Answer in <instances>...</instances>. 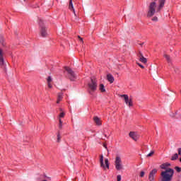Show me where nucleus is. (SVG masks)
I'll return each instance as SVG.
<instances>
[{"instance_id": "nucleus-1", "label": "nucleus", "mask_w": 181, "mask_h": 181, "mask_svg": "<svg viewBox=\"0 0 181 181\" xmlns=\"http://www.w3.org/2000/svg\"><path fill=\"white\" fill-rule=\"evenodd\" d=\"M169 166H170L169 163H163L160 166L161 169H164V171L160 173V181H172L175 170L172 168H168Z\"/></svg>"}, {"instance_id": "nucleus-2", "label": "nucleus", "mask_w": 181, "mask_h": 181, "mask_svg": "<svg viewBox=\"0 0 181 181\" xmlns=\"http://www.w3.org/2000/svg\"><path fill=\"white\" fill-rule=\"evenodd\" d=\"M65 71L67 73V77L71 80V81H76L77 80V74L73 71V70L68 66L64 67Z\"/></svg>"}, {"instance_id": "nucleus-3", "label": "nucleus", "mask_w": 181, "mask_h": 181, "mask_svg": "<svg viewBox=\"0 0 181 181\" xmlns=\"http://www.w3.org/2000/svg\"><path fill=\"white\" fill-rule=\"evenodd\" d=\"M39 25L40 35L42 36V37H46V36H47V30L46 28V26H45V21L42 19H40Z\"/></svg>"}, {"instance_id": "nucleus-4", "label": "nucleus", "mask_w": 181, "mask_h": 181, "mask_svg": "<svg viewBox=\"0 0 181 181\" xmlns=\"http://www.w3.org/2000/svg\"><path fill=\"white\" fill-rule=\"evenodd\" d=\"M156 9V3L155 1H153L150 4V6L148 7V12L147 16L148 18L153 16V15H155Z\"/></svg>"}, {"instance_id": "nucleus-5", "label": "nucleus", "mask_w": 181, "mask_h": 181, "mask_svg": "<svg viewBox=\"0 0 181 181\" xmlns=\"http://www.w3.org/2000/svg\"><path fill=\"white\" fill-rule=\"evenodd\" d=\"M115 169L117 170H122L124 169V165H122V160L119 156H117L115 160Z\"/></svg>"}, {"instance_id": "nucleus-6", "label": "nucleus", "mask_w": 181, "mask_h": 181, "mask_svg": "<svg viewBox=\"0 0 181 181\" xmlns=\"http://www.w3.org/2000/svg\"><path fill=\"white\" fill-rule=\"evenodd\" d=\"M88 86L89 90H90L89 91L90 94H91V93H94V91L97 90V81L91 78V81L88 84Z\"/></svg>"}, {"instance_id": "nucleus-7", "label": "nucleus", "mask_w": 181, "mask_h": 181, "mask_svg": "<svg viewBox=\"0 0 181 181\" xmlns=\"http://www.w3.org/2000/svg\"><path fill=\"white\" fill-rule=\"evenodd\" d=\"M120 97L122 98H124L125 104H127V105H129V107H132V105H134L132 104V99H129L128 95H121Z\"/></svg>"}, {"instance_id": "nucleus-8", "label": "nucleus", "mask_w": 181, "mask_h": 181, "mask_svg": "<svg viewBox=\"0 0 181 181\" xmlns=\"http://www.w3.org/2000/svg\"><path fill=\"white\" fill-rule=\"evenodd\" d=\"M156 173H158V170L156 168L153 169L149 173L148 180L150 181H154V176L156 175Z\"/></svg>"}, {"instance_id": "nucleus-9", "label": "nucleus", "mask_w": 181, "mask_h": 181, "mask_svg": "<svg viewBox=\"0 0 181 181\" xmlns=\"http://www.w3.org/2000/svg\"><path fill=\"white\" fill-rule=\"evenodd\" d=\"M129 135L130 138H132L134 141H136L138 139H139V135H138V134L135 133L134 132H131Z\"/></svg>"}, {"instance_id": "nucleus-10", "label": "nucleus", "mask_w": 181, "mask_h": 181, "mask_svg": "<svg viewBox=\"0 0 181 181\" xmlns=\"http://www.w3.org/2000/svg\"><path fill=\"white\" fill-rule=\"evenodd\" d=\"M166 0H158L159 5L157 8V12H160V9L165 6V2Z\"/></svg>"}, {"instance_id": "nucleus-11", "label": "nucleus", "mask_w": 181, "mask_h": 181, "mask_svg": "<svg viewBox=\"0 0 181 181\" xmlns=\"http://www.w3.org/2000/svg\"><path fill=\"white\" fill-rule=\"evenodd\" d=\"M69 9H70V11H72L75 16H76V11L74 10V6H73V0H69Z\"/></svg>"}, {"instance_id": "nucleus-12", "label": "nucleus", "mask_w": 181, "mask_h": 181, "mask_svg": "<svg viewBox=\"0 0 181 181\" xmlns=\"http://www.w3.org/2000/svg\"><path fill=\"white\" fill-rule=\"evenodd\" d=\"M139 61L141 62V63H146L147 60L146 58L144 57V55L142 54V53L139 52Z\"/></svg>"}, {"instance_id": "nucleus-13", "label": "nucleus", "mask_w": 181, "mask_h": 181, "mask_svg": "<svg viewBox=\"0 0 181 181\" xmlns=\"http://www.w3.org/2000/svg\"><path fill=\"white\" fill-rule=\"evenodd\" d=\"M52 81H53V80L52 79V76H48L47 78V82L49 88H52Z\"/></svg>"}, {"instance_id": "nucleus-14", "label": "nucleus", "mask_w": 181, "mask_h": 181, "mask_svg": "<svg viewBox=\"0 0 181 181\" xmlns=\"http://www.w3.org/2000/svg\"><path fill=\"white\" fill-rule=\"evenodd\" d=\"M170 117L173 118H180V112L177 111L175 113H173L170 115Z\"/></svg>"}, {"instance_id": "nucleus-15", "label": "nucleus", "mask_w": 181, "mask_h": 181, "mask_svg": "<svg viewBox=\"0 0 181 181\" xmlns=\"http://www.w3.org/2000/svg\"><path fill=\"white\" fill-rule=\"evenodd\" d=\"M107 81H110V83H114V76H112V75H111V74H108L107 75Z\"/></svg>"}, {"instance_id": "nucleus-16", "label": "nucleus", "mask_w": 181, "mask_h": 181, "mask_svg": "<svg viewBox=\"0 0 181 181\" xmlns=\"http://www.w3.org/2000/svg\"><path fill=\"white\" fill-rule=\"evenodd\" d=\"M100 162L101 168H104V169H105V165H104V156L103 155L100 156Z\"/></svg>"}, {"instance_id": "nucleus-17", "label": "nucleus", "mask_w": 181, "mask_h": 181, "mask_svg": "<svg viewBox=\"0 0 181 181\" xmlns=\"http://www.w3.org/2000/svg\"><path fill=\"white\" fill-rule=\"evenodd\" d=\"M62 100H63V93H59L57 100V104H59Z\"/></svg>"}, {"instance_id": "nucleus-18", "label": "nucleus", "mask_w": 181, "mask_h": 181, "mask_svg": "<svg viewBox=\"0 0 181 181\" xmlns=\"http://www.w3.org/2000/svg\"><path fill=\"white\" fill-rule=\"evenodd\" d=\"M93 119L96 124L101 125V120L100 119V118H98V117H95Z\"/></svg>"}, {"instance_id": "nucleus-19", "label": "nucleus", "mask_w": 181, "mask_h": 181, "mask_svg": "<svg viewBox=\"0 0 181 181\" xmlns=\"http://www.w3.org/2000/svg\"><path fill=\"white\" fill-rule=\"evenodd\" d=\"M100 90L101 93H105V88L104 87V84L100 85Z\"/></svg>"}, {"instance_id": "nucleus-20", "label": "nucleus", "mask_w": 181, "mask_h": 181, "mask_svg": "<svg viewBox=\"0 0 181 181\" xmlns=\"http://www.w3.org/2000/svg\"><path fill=\"white\" fill-rule=\"evenodd\" d=\"M164 57L166 59V60L168 63H170V62H172L170 59V57L169 55L165 54Z\"/></svg>"}, {"instance_id": "nucleus-21", "label": "nucleus", "mask_w": 181, "mask_h": 181, "mask_svg": "<svg viewBox=\"0 0 181 181\" xmlns=\"http://www.w3.org/2000/svg\"><path fill=\"white\" fill-rule=\"evenodd\" d=\"M177 158H179V156L177 155V153H175L171 157V160H176Z\"/></svg>"}, {"instance_id": "nucleus-22", "label": "nucleus", "mask_w": 181, "mask_h": 181, "mask_svg": "<svg viewBox=\"0 0 181 181\" xmlns=\"http://www.w3.org/2000/svg\"><path fill=\"white\" fill-rule=\"evenodd\" d=\"M59 129H62L63 128V121H62V119H59Z\"/></svg>"}, {"instance_id": "nucleus-23", "label": "nucleus", "mask_w": 181, "mask_h": 181, "mask_svg": "<svg viewBox=\"0 0 181 181\" xmlns=\"http://www.w3.org/2000/svg\"><path fill=\"white\" fill-rule=\"evenodd\" d=\"M105 165H106V168H107V169H110V163H108V159H107V158H105Z\"/></svg>"}, {"instance_id": "nucleus-24", "label": "nucleus", "mask_w": 181, "mask_h": 181, "mask_svg": "<svg viewBox=\"0 0 181 181\" xmlns=\"http://www.w3.org/2000/svg\"><path fill=\"white\" fill-rule=\"evenodd\" d=\"M153 153H155V151H151L148 155H147V158H151V156H153Z\"/></svg>"}, {"instance_id": "nucleus-25", "label": "nucleus", "mask_w": 181, "mask_h": 181, "mask_svg": "<svg viewBox=\"0 0 181 181\" xmlns=\"http://www.w3.org/2000/svg\"><path fill=\"white\" fill-rule=\"evenodd\" d=\"M175 170H176L178 173H180V172H181V168H180V167L176 166V167H175Z\"/></svg>"}, {"instance_id": "nucleus-26", "label": "nucleus", "mask_w": 181, "mask_h": 181, "mask_svg": "<svg viewBox=\"0 0 181 181\" xmlns=\"http://www.w3.org/2000/svg\"><path fill=\"white\" fill-rule=\"evenodd\" d=\"M64 115H65L64 112H61L59 116V119H60V118H64Z\"/></svg>"}, {"instance_id": "nucleus-27", "label": "nucleus", "mask_w": 181, "mask_h": 181, "mask_svg": "<svg viewBox=\"0 0 181 181\" xmlns=\"http://www.w3.org/2000/svg\"><path fill=\"white\" fill-rule=\"evenodd\" d=\"M0 66H4V57L0 58Z\"/></svg>"}, {"instance_id": "nucleus-28", "label": "nucleus", "mask_w": 181, "mask_h": 181, "mask_svg": "<svg viewBox=\"0 0 181 181\" xmlns=\"http://www.w3.org/2000/svg\"><path fill=\"white\" fill-rule=\"evenodd\" d=\"M61 136H60V132H58L57 134V142H60V139H61Z\"/></svg>"}, {"instance_id": "nucleus-29", "label": "nucleus", "mask_w": 181, "mask_h": 181, "mask_svg": "<svg viewBox=\"0 0 181 181\" xmlns=\"http://www.w3.org/2000/svg\"><path fill=\"white\" fill-rule=\"evenodd\" d=\"M2 56H4V51L0 48V58L3 57Z\"/></svg>"}, {"instance_id": "nucleus-30", "label": "nucleus", "mask_w": 181, "mask_h": 181, "mask_svg": "<svg viewBox=\"0 0 181 181\" xmlns=\"http://www.w3.org/2000/svg\"><path fill=\"white\" fill-rule=\"evenodd\" d=\"M144 176H145V172L141 171V172L140 173V177H144Z\"/></svg>"}, {"instance_id": "nucleus-31", "label": "nucleus", "mask_w": 181, "mask_h": 181, "mask_svg": "<svg viewBox=\"0 0 181 181\" xmlns=\"http://www.w3.org/2000/svg\"><path fill=\"white\" fill-rule=\"evenodd\" d=\"M138 66H139V67H141V69H145V67L144 66V65L141 64L140 63L137 62Z\"/></svg>"}, {"instance_id": "nucleus-32", "label": "nucleus", "mask_w": 181, "mask_h": 181, "mask_svg": "<svg viewBox=\"0 0 181 181\" xmlns=\"http://www.w3.org/2000/svg\"><path fill=\"white\" fill-rule=\"evenodd\" d=\"M117 181H121V175H117Z\"/></svg>"}, {"instance_id": "nucleus-33", "label": "nucleus", "mask_w": 181, "mask_h": 181, "mask_svg": "<svg viewBox=\"0 0 181 181\" xmlns=\"http://www.w3.org/2000/svg\"><path fill=\"white\" fill-rule=\"evenodd\" d=\"M78 37L80 42H81L82 43H84V41H83V39L81 38V37L78 36Z\"/></svg>"}, {"instance_id": "nucleus-34", "label": "nucleus", "mask_w": 181, "mask_h": 181, "mask_svg": "<svg viewBox=\"0 0 181 181\" xmlns=\"http://www.w3.org/2000/svg\"><path fill=\"white\" fill-rule=\"evenodd\" d=\"M178 155H181V148H178Z\"/></svg>"}, {"instance_id": "nucleus-35", "label": "nucleus", "mask_w": 181, "mask_h": 181, "mask_svg": "<svg viewBox=\"0 0 181 181\" xmlns=\"http://www.w3.org/2000/svg\"><path fill=\"white\" fill-rule=\"evenodd\" d=\"M0 43L4 46V40H2V38L0 39Z\"/></svg>"}, {"instance_id": "nucleus-36", "label": "nucleus", "mask_w": 181, "mask_h": 181, "mask_svg": "<svg viewBox=\"0 0 181 181\" xmlns=\"http://www.w3.org/2000/svg\"><path fill=\"white\" fill-rule=\"evenodd\" d=\"M152 21H158V17H154L152 18Z\"/></svg>"}, {"instance_id": "nucleus-37", "label": "nucleus", "mask_w": 181, "mask_h": 181, "mask_svg": "<svg viewBox=\"0 0 181 181\" xmlns=\"http://www.w3.org/2000/svg\"><path fill=\"white\" fill-rule=\"evenodd\" d=\"M103 146H104V148H105V149H107V145L106 144H104Z\"/></svg>"}, {"instance_id": "nucleus-38", "label": "nucleus", "mask_w": 181, "mask_h": 181, "mask_svg": "<svg viewBox=\"0 0 181 181\" xmlns=\"http://www.w3.org/2000/svg\"><path fill=\"white\" fill-rule=\"evenodd\" d=\"M59 111H63V109L60 108V109H59Z\"/></svg>"}, {"instance_id": "nucleus-39", "label": "nucleus", "mask_w": 181, "mask_h": 181, "mask_svg": "<svg viewBox=\"0 0 181 181\" xmlns=\"http://www.w3.org/2000/svg\"><path fill=\"white\" fill-rule=\"evenodd\" d=\"M180 118H181V115H180Z\"/></svg>"}]
</instances>
